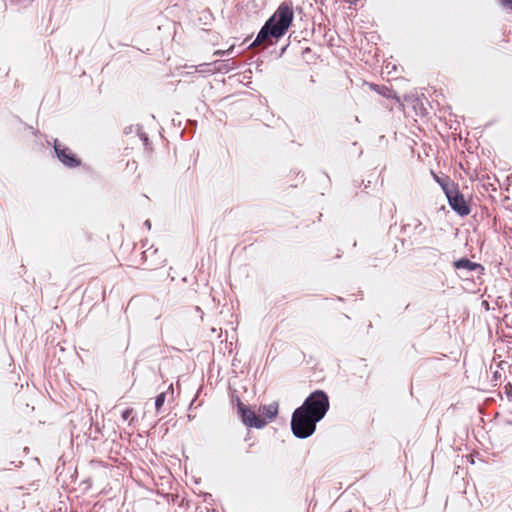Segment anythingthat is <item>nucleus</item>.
I'll list each match as a JSON object with an SVG mask.
<instances>
[{
    "mask_svg": "<svg viewBox=\"0 0 512 512\" xmlns=\"http://www.w3.org/2000/svg\"><path fill=\"white\" fill-rule=\"evenodd\" d=\"M233 51V46L230 47L229 49L227 50H217L214 52V55L215 56H225V55H230Z\"/></svg>",
    "mask_w": 512,
    "mask_h": 512,
    "instance_id": "nucleus-11",
    "label": "nucleus"
},
{
    "mask_svg": "<svg viewBox=\"0 0 512 512\" xmlns=\"http://www.w3.org/2000/svg\"><path fill=\"white\" fill-rule=\"evenodd\" d=\"M238 412L246 426L261 429L267 424L266 420L260 418L253 410L241 402H238Z\"/></svg>",
    "mask_w": 512,
    "mask_h": 512,
    "instance_id": "nucleus-5",
    "label": "nucleus"
},
{
    "mask_svg": "<svg viewBox=\"0 0 512 512\" xmlns=\"http://www.w3.org/2000/svg\"><path fill=\"white\" fill-rule=\"evenodd\" d=\"M132 411V409H126L123 411L122 418L124 421H127L129 419L130 415L132 414Z\"/></svg>",
    "mask_w": 512,
    "mask_h": 512,
    "instance_id": "nucleus-12",
    "label": "nucleus"
},
{
    "mask_svg": "<svg viewBox=\"0 0 512 512\" xmlns=\"http://www.w3.org/2000/svg\"><path fill=\"white\" fill-rule=\"evenodd\" d=\"M165 398H166V394L164 392L157 395V397L155 399V407L157 410H159L163 406V404L165 402Z\"/></svg>",
    "mask_w": 512,
    "mask_h": 512,
    "instance_id": "nucleus-9",
    "label": "nucleus"
},
{
    "mask_svg": "<svg viewBox=\"0 0 512 512\" xmlns=\"http://www.w3.org/2000/svg\"><path fill=\"white\" fill-rule=\"evenodd\" d=\"M294 18L293 6L290 2H283L275 13L266 21L260 29L252 46H257L270 40L279 39L290 27Z\"/></svg>",
    "mask_w": 512,
    "mask_h": 512,
    "instance_id": "nucleus-1",
    "label": "nucleus"
},
{
    "mask_svg": "<svg viewBox=\"0 0 512 512\" xmlns=\"http://www.w3.org/2000/svg\"><path fill=\"white\" fill-rule=\"evenodd\" d=\"M261 414L264 416V420L267 422L272 421L278 414V404L276 402L268 405H263L260 408Z\"/></svg>",
    "mask_w": 512,
    "mask_h": 512,
    "instance_id": "nucleus-7",
    "label": "nucleus"
},
{
    "mask_svg": "<svg viewBox=\"0 0 512 512\" xmlns=\"http://www.w3.org/2000/svg\"><path fill=\"white\" fill-rule=\"evenodd\" d=\"M300 407L312 414L315 420L321 421L329 410L328 395L322 390H316L305 399Z\"/></svg>",
    "mask_w": 512,
    "mask_h": 512,
    "instance_id": "nucleus-3",
    "label": "nucleus"
},
{
    "mask_svg": "<svg viewBox=\"0 0 512 512\" xmlns=\"http://www.w3.org/2000/svg\"><path fill=\"white\" fill-rule=\"evenodd\" d=\"M54 151L58 160L68 168H75L80 165V160L72 153V151L66 146L54 141Z\"/></svg>",
    "mask_w": 512,
    "mask_h": 512,
    "instance_id": "nucleus-6",
    "label": "nucleus"
},
{
    "mask_svg": "<svg viewBox=\"0 0 512 512\" xmlns=\"http://www.w3.org/2000/svg\"><path fill=\"white\" fill-rule=\"evenodd\" d=\"M443 191L453 211L458 213L460 216H466L470 213V208L467 205L464 196L459 192L454 184L443 185Z\"/></svg>",
    "mask_w": 512,
    "mask_h": 512,
    "instance_id": "nucleus-4",
    "label": "nucleus"
},
{
    "mask_svg": "<svg viewBox=\"0 0 512 512\" xmlns=\"http://www.w3.org/2000/svg\"><path fill=\"white\" fill-rule=\"evenodd\" d=\"M196 311L201 312L200 307H196Z\"/></svg>",
    "mask_w": 512,
    "mask_h": 512,
    "instance_id": "nucleus-16",
    "label": "nucleus"
},
{
    "mask_svg": "<svg viewBox=\"0 0 512 512\" xmlns=\"http://www.w3.org/2000/svg\"><path fill=\"white\" fill-rule=\"evenodd\" d=\"M479 266H480L479 264L474 263L467 258H461L454 262V267H455V269H458V270L465 269L468 271H473L476 268H478Z\"/></svg>",
    "mask_w": 512,
    "mask_h": 512,
    "instance_id": "nucleus-8",
    "label": "nucleus"
},
{
    "mask_svg": "<svg viewBox=\"0 0 512 512\" xmlns=\"http://www.w3.org/2000/svg\"><path fill=\"white\" fill-rule=\"evenodd\" d=\"M435 180L441 185V187L443 188V185H446L447 183H442L440 181V179L435 175Z\"/></svg>",
    "mask_w": 512,
    "mask_h": 512,
    "instance_id": "nucleus-14",
    "label": "nucleus"
},
{
    "mask_svg": "<svg viewBox=\"0 0 512 512\" xmlns=\"http://www.w3.org/2000/svg\"><path fill=\"white\" fill-rule=\"evenodd\" d=\"M318 422L319 420H315L312 414L298 407L291 418L292 433L296 438L306 439L314 434Z\"/></svg>",
    "mask_w": 512,
    "mask_h": 512,
    "instance_id": "nucleus-2",
    "label": "nucleus"
},
{
    "mask_svg": "<svg viewBox=\"0 0 512 512\" xmlns=\"http://www.w3.org/2000/svg\"><path fill=\"white\" fill-rule=\"evenodd\" d=\"M136 132L140 139L143 141L144 145L148 144V137L147 135L142 131L141 127L136 126Z\"/></svg>",
    "mask_w": 512,
    "mask_h": 512,
    "instance_id": "nucleus-10",
    "label": "nucleus"
},
{
    "mask_svg": "<svg viewBox=\"0 0 512 512\" xmlns=\"http://www.w3.org/2000/svg\"><path fill=\"white\" fill-rule=\"evenodd\" d=\"M504 5L510 6L512 8V0H502Z\"/></svg>",
    "mask_w": 512,
    "mask_h": 512,
    "instance_id": "nucleus-13",
    "label": "nucleus"
},
{
    "mask_svg": "<svg viewBox=\"0 0 512 512\" xmlns=\"http://www.w3.org/2000/svg\"><path fill=\"white\" fill-rule=\"evenodd\" d=\"M144 225H145L148 229H150V228H151V223H150V221H149V220H146V221H145V223H144Z\"/></svg>",
    "mask_w": 512,
    "mask_h": 512,
    "instance_id": "nucleus-15",
    "label": "nucleus"
}]
</instances>
